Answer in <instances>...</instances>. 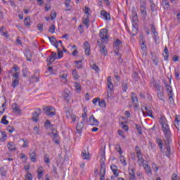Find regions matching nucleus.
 Wrapping results in <instances>:
<instances>
[{
  "label": "nucleus",
  "instance_id": "f704fd0d",
  "mask_svg": "<svg viewBox=\"0 0 180 180\" xmlns=\"http://www.w3.org/2000/svg\"><path fill=\"white\" fill-rule=\"evenodd\" d=\"M24 24L25 26H26L27 27H29V26H30V17H26L24 20Z\"/></svg>",
  "mask_w": 180,
  "mask_h": 180
},
{
  "label": "nucleus",
  "instance_id": "393cba45",
  "mask_svg": "<svg viewBox=\"0 0 180 180\" xmlns=\"http://www.w3.org/2000/svg\"><path fill=\"white\" fill-rule=\"evenodd\" d=\"M76 129L78 133H82V129H84V122H82V121L78 122Z\"/></svg>",
  "mask_w": 180,
  "mask_h": 180
},
{
  "label": "nucleus",
  "instance_id": "2f4dec72",
  "mask_svg": "<svg viewBox=\"0 0 180 180\" xmlns=\"http://www.w3.org/2000/svg\"><path fill=\"white\" fill-rule=\"evenodd\" d=\"M43 172H44V170H43V167H39L37 171L39 179L43 178Z\"/></svg>",
  "mask_w": 180,
  "mask_h": 180
},
{
  "label": "nucleus",
  "instance_id": "4c0bfd02",
  "mask_svg": "<svg viewBox=\"0 0 180 180\" xmlns=\"http://www.w3.org/2000/svg\"><path fill=\"white\" fill-rule=\"evenodd\" d=\"M137 158H138V164H139V165H141L142 164H143L144 158H143V155H137Z\"/></svg>",
  "mask_w": 180,
  "mask_h": 180
},
{
  "label": "nucleus",
  "instance_id": "a878e982",
  "mask_svg": "<svg viewBox=\"0 0 180 180\" xmlns=\"http://www.w3.org/2000/svg\"><path fill=\"white\" fill-rule=\"evenodd\" d=\"M162 56L165 58V61H168V57H169V53L168 52V47L167 46L165 47Z\"/></svg>",
  "mask_w": 180,
  "mask_h": 180
},
{
  "label": "nucleus",
  "instance_id": "7c9ffc66",
  "mask_svg": "<svg viewBox=\"0 0 180 180\" xmlns=\"http://www.w3.org/2000/svg\"><path fill=\"white\" fill-rule=\"evenodd\" d=\"M137 20H138L137 13H136V11H134V8H133V11H132V22L134 23H136Z\"/></svg>",
  "mask_w": 180,
  "mask_h": 180
},
{
  "label": "nucleus",
  "instance_id": "3c124183",
  "mask_svg": "<svg viewBox=\"0 0 180 180\" xmlns=\"http://www.w3.org/2000/svg\"><path fill=\"white\" fill-rule=\"evenodd\" d=\"M75 64H76V68H78V69H79V68H81V67H82V60H79V61H75Z\"/></svg>",
  "mask_w": 180,
  "mask_h": 180
},
{
  "label": "nucleus",
  "instance_id": "423d86ee",
  "mask_svg": "<svg viewBox=\"0 0 180 180\" xmlns=\"http://www.w3.org/2000/svg\"><path fill=\"white\" fill-rule=\"evenodd\" d=\"M107 86L108 90L107 91L108 94L107 96L109 98V94L112 95V92H113V83H112V77L109 76L107 78Z\"/></svg>",
  "mask_w": 180,
  "mask_h": 180
},
{
  "label": "nucleus",
  "instance_id": "864d4df0",
  "mask_svg": "<svg viewBox=\"0 0 180 180\" xmlns=\"http://www.w3.org/2000/svg\"><path fill=\"white\" fill-rule=\"evenodd\" d=\"M25 180H33V176H32V174L27 173L25 175Z\"/></svg>",
  "mask_w": 180,
  "mask_h": 180
},
{
  "label": "nucleus",
  "instance_id": "c756f323",
  "mask_svg": "<svg viewBox=\"0 0 180 180\" xmlns=\"http://www.w3.org/2000/svg\"><path fill=\"white\" fill-rule=\"evenodd\" d=\"M179 117L178 115H176L175 120H174V126L177 130H179L180 127V120H179Z\"/></svg>",
  "mask_w": 180,
  "mask_h": 180
},
{
  "label": "nucleus",
  "instance_id": "c03bdc74",
  "mask_svg": "<svg viewBox=\"0 0 180 180\" xmlns=\"http://www.w3.org/2000/svg\"><path fill=\"white\" fill-rule=\"evenodd\" d=\"M44 161L46 164H50V157L49 156V154L45 155Z\"/></svg>",
  "mask_w": 180,
  "mask_h": 180
},
{
  "label": "nucleus",
  "instance_id": "f03ea898",
  "mask_svg": "<svg viewBox=\"0 0 180 180\" xmlns=\"http://www.w3.org/2000/svg\"><path fill=\"white\" fill-rule=\"evenodd\" d=\"M123 46V44L122 43V41L120 39H117L114 42V53H115L117 58L119 59V61L120 63H123V59H122V55L119 53V49H121V47Z\"/></svg>",
  "mask_w": 180,
  "mask_h": 180
},
{
  "label": "nucleus",
  "instance_id": "6ab92c4d",
  "mask_svg": "<svg viewBox=\"0 0 180 180\" xmlns=\"http://www.w3.org/2000/svg\"><path fill=\"white\" fill-rule=\"evenodd\" d=\"M70 95H71V91L68 89H65L63 94L65 101H70Z\"/></svg>",
  "mask_w": 180,
  "mask_h": 180
},
{
  "label": "nucleus",
  "instance_id": "c9c22d12",
  "mask_svg": "<svg viewBox=\"0 0 180 180\" xmlns=\"http://www.w3.org/2000/svg\"><path fill=\"white\" fill-rule=\"evenodd\" d=\"M140 11L142 16H143V18H146V16H147V7L141 8Z\"/></svg>",
  "mask_w": 180,
  "mask_h": 180
},
{
  "label": "nucleus",
  "instance_id": "8fccbe9b",
  "mask_svg": "<svg viewBox=\"0 0 180 180\" xmlns=\"http://www.w3.org/2000/svg\"><path fill=\"white\" fill-rule=\"evenodd\" d=\"M150 9L152 12H154L155 9V4H154V1H153V0H150Z\"/></svg>",
  "mask_w": 180,
  "mask_h": 180
},
{
  "label": "nucleus",
  "instance_id": "774afa93",
  "mask_svg": "<svg viewBox=\"0 0 180 180\" xmlns=\"http://www.w3.org/2000/svg\"><path fill=\"white\" fill-rule=\"evenodd\" d=\"M152 168L153 169H155V172H157V171H158V166H157V164L155 163L152 164Z\"/></svg>",
  "mask_w": 180,
  "mask_h": 180
},
{
  "label": "nucleus",
  "instance_id": "6e6552de",
  "mask_svg": "<svg viewBox=\"0 0 180 180\" xmlns=\"http://www.w3.org/2000/svg\"><path fill=\"white\" fill-rule=\"evenodd\" d=\"M171 141H167V143L165 141L166 147L165 148V150H163V152H162L163 154L165 153L166 157H167L168 158L171 157V147L169 146V144H171Z\"/></svg>",
  "mask_w": 180,
  "mask_h": 180
},
{
  "label": "nucleus",
  "instance_id": "052dcab7",
  "mask_svg": "<svg viewBox=\"0 0 180 180\" xmlns=\"http://www.w3.org/2000/svg\"><path fill=\"white\" fill-rule=\"evenodd\" d=\"M91 68L93 70H94V71H96V72H98V71H99V67H98V65H96V64L94 63L91 65Z\"/></svg>",
  "mask_w": 180,
  "mask_h": 180
},
{
  "label": "nucleus",
  "instance_id": "0e129e2a",
  "mask_svg": "<svg viewBox=\"0 0 180 180\" xmlns=\"http://www.w3.org/2000/svg\"><path fill=\"white\" fill-rule=\"evenodd\" d=\"M49 126H51V122H50V120H46L45 124H44V127H46V129H49Z\"/></svg>",
  "mask_w": 180,
  "mask_h": 180
},
{
  "label": "nucleus",
  "instance_id": "13d9d810",
  "mask_svg": "<svg viewBox=\"0 0 180 180\" xmlns=\"http://www.w3.org/2000/svg\"><path fill=\"white\" fill-rule=\"evenodd\" d=\"M122 91L123 92H126L127 91V83H122Z\"/></svg>",
  "mask_w": 180,
  "mask_h": 180
},
{
  "label": "nucleus",
  "instance_id": "f8f14e48",
  "mask_svg": "<svg viewBox=\"0 0 180 180\" xmlns=\"http://www.w3.org/2000/svg\"><path fill=\"white\" fill-rule=\"evenodd\" d=\"M131 101H132V103H134V108L135 109H137V108H139V104L138 102H139V99L137 98V95H136L135 93H131Z\"/></svg>",
  "mask_w": 180,
  "mask_h": 180
},
{
  "label": "nucleus",
  "instance_id": "4d7b16f0",
  "mask_svg": "<svg viewBox=\"0 0 180 180\" xmlns=\"http://www.w3.org/2000/svg\"><path fill=\"white\" fill-rule=\"evenodd\" d=\"M27 72H29V70L27 68L22 69V77H27Z\"/></svg>",
  "mask_w": 180,
  "mask_h": 180
},
{
  "label": "nucleus",
  "instance_id": "e433bc0d",
  "mask_svg": "<svg viewBox=\"0 0 180 180\" xmlns=\"http://www.w3.org/2000/svg\"><path fill=\"white\" fill-rule=\"evenodd\" d=\"M165 87H166V91L167 92V95H171L172 94H174L172 92V89L171 88L170 85L166 84Z\"/></svg>",
  "mask_w": 180,
  "mask_h": 180
},
{
  "label": "nucleus",
  "instance_id": "72a5a7b5",
  "mask_svg": "<svg viewBox=\"0 0 180 180\" xmlns=\"http://www.w3.org/2000/svg\"><path fill=\"white\" fill-rule=\"evenodd\" d=\"M136 129L138 131V134H139L140 135L143 134V128L141 127V126L137 124H134Z\"/></svg>",
  "mask_w": 180,
  "mask_h": 180
},
{
  "label": "nucleus",
  "instance_id": "1a4fd4ad",
  "mask_svg": "<svg viewBox=\"0 0 180 180\" xmlns=\"http://www.w3.org/2000/svg\"><path fill=\"white\" fill-rule=\"evenodd\" d=\"M155 84V88H156L158 93L157 96L160 101H164V93L160 89V84L155 83V81L153 82Z\"/></svg>",
  "mask_w": 180,
  "mask_h": 180
},
{
  "label": "nucleus",
  "instance_id": "f257e3e1",
  "mask_svg": "<svg viewBox=\"0 0 180 180\" xmlns=\"http://www.w3.org/2000/svg\"><path fill=\"white\" fill-rule=\"evenodd\" d=\"M160 124H162V131L164 132L165 134L164 141H165L166 143H168V141H172V134L171 129H169V126L168 124H166L165 120L162 117L160 118Z\"/></svg>",
  "mask_w": 180,
  "mask_h": 180
},
{
  "label": "nucleus",
  "instance_id": "412c9836",
  "mask_svg": "<svg viewBox=\"0 0 180 180\" xmlns=\"http://www.w3.org/2000/svg\"><path fill=\"white\" fill-rule=\"evenodd\" d=\"M49 39L51 44L56 47V49H58V42H57V39H56V38L53 37H49Z\"/></svg>",
  "mask_w": 180,
  "mask_h": 180
},
{
  "label": "nucleus",
  "instance_id": "7ed1b4c3",
  "mask_svg": "<svg viewBox=\"0 0 180 180\" xmlns=\"http://www.w3.org/2000/svg\"><path fill=\"white\" fill-rule=\"evenodd\" d=\"M99 37L101 38V42L104 44H108L109 42V36L108 35V30L102 29L100 31Z\"/></svg>",
  "mask_w": 180,
  "mask_h": 180
},
{
  "label": "nucleus",
  "instance_id": "bb28decb",
  "mask_svg": "<svg viewBox=\"0 0 180 180\" xmlns=\"http://www.w3.org/2000/svg\"><path fill=\"white\" fill-rule=\"evenodd\" d=\"M151 60L155 67L158 65V63H160V58L157 56L153 55L151 57Z\"/></svg>",
  "mask_w": 180,
  "mask_h": 180
},
{
  "label": "nucleus",
  "instance_id": "58836bf2",
  "mask_svg": "<svg viewBox=\"0 0 180 180\" xmlns=\"http://www.w3.org/2000/svg\"><path fill=\"white\" fill-rule=\"evenodd\" d=\"M147 8V1L146 0H140V8Z\"/></svg>",
  "mask_w": 180,
  "mask_h": 180
},
{
  "label": "nucleus",
  "instance_id": "ddd939ff",
  "mask_svg": "<svg viewBox=\"0 0 180 180\" xmlns=\"http://www.w3.org/2000/svg\"><path fill=\"white\" fill-rule=\"evenodd\" d=\"M89 124L90 126H99V121L94 115H91L89 120Z\"/></svg>",
  "mask_w": 180,
  "mask_h": 180
},
{
  "label": "nucleus",
  "instance_id": "79ce46f5",
  "mask_svg": "<svg viewBox=\"0 0 180 180\" xmlns=\"http://www.w3.org/2000/svg\"><path fill=\"white\" fill-rule=\"evenodd\" d=\"M6 117H8L6 115H4L1 123H2L3 124H9V121L6 120Z\"/></svg>",
  "mask_w": 180,
  "mask_h": 180
},
{
  "label": "nucleus",
  "instance_id": "9b49d317",
  "mask_svg": "<svg viewBox=\"0 0 180 180\" xmlns=\"http://www.w3.org/2000/svg\"><path fill=\"white\" fill-rule=\"evenodd\" d=\"M41 113V109L36 108L35 111L32 113V120L33 122H39V115Z\"/></svg>",
  "mask_w": 180,
  "mask_h": 180
},
{
  "label": "nucleus",
  "instance_id": "dca6fc26",
  "mask_svg": "<svg viewBox=\"0 0 180 180\" xmlns=\"http://www.w3.org/2000/svg\"><path fill=\"white\" fill-rule=\"evenodd\" d=\"M145 110H146V113L144 112V110H142L143 116H149L150 117H152V119H154V115H153V112H151L150 108L145 107Z\"/></svg>",
  "mask_w": 180,
  "mask_h": 180
},
{
  "label": "nucleus",
  "instance_id": "bf43d9fd",
  "mask_svg": "<svg viewBox=\"0 0 180 180\" xmlns=\"http://www.w3.org/2000/svg\"><path fill=\"white\" fill-rule=\"evenodd\" d=\"M89 11H91V8H89V7H85L84 13L86 15V16H89Z\"/></svg>",
  "mask_w": 180,
  "mask_h": 180
},
{
  "label": "nucleus",
  "instance_id": "c85d7f7f",
  "mask_svg": "<svg viewBox=\"0 0 180 180\" xmlns=\"http://www.w3.org/2000/svg\"><path fill=\"white\" fill-rule=\"evenodd\" d=\"M7 147L10 151H15L16 150V145L13 142H8Z\"/></svg>",
  "mask_w": 180,
  "mask_h": 180
},
{
  "label": "nucleus",
  "instance_id": "de8ad7c7",
  "mask_svg": "<svg viewBox=\"0 0 180 180\" xmlns=\"http://www.w3.org/2000/svg\"><path fill=\"white\" fill-rule=\"evenodd\" d=\"M115 150L118 151V153L122 155L123 154V150H122V147H120V145H116Z\"/></svg>",
  "mask_w": 180,
  "mask_h": 180
},
{
  "label": "nucleus",
  "instance_id": "69168bd1",
  "mask_svg": "<svg viewBox=\"0 0 180 180\" xmlns=\"http://www.w3.org/2000/svg\"><path fill=\"white\" fill-rule=\"evenodd\" d=\"M7 131L8 133H13V131H15V128H13V127H7Z\"/></svg>",
  "mask_w": 180,
  "mask_h": 180
},
{
  "label": "nucleus",
  "instance_id": "a18cd8bd",
  "mask_svg": "<svg viewBox=\"0 0 180 180\" xmlns=\"http://www.w3.org/2000/svg\"><path fill=\"white\" fill-rule=\"evenodd\" d=\"M98 105L101 108H106V103L105 102V100H101L98 102Z\"/></svg>",
  "mask_w": 180,
  "mask_h": 180
},
{
  "label": "nucleus",
  "instance_id": "ea45409f",
  "mask_svg": "<svg viewBox=\"0 0 180 180\" xmlns=\"http://www.w3.org/2000/svg\"><path fill=\"white\" fill-rule=\"evenodd\" d=\"M150 30H151V32L153 33L154 36L157 37L158 36V33L157 32V30H155V26H154V25H150Z\"/></svg>",
  "mask_w": 180,
  "mask_h": 180
},
{
  "label": "nucleus",
  "instance_id": "9d476101",
  "mask_svg": "<svg viewBox=\"0 0 180 180\" xmlns=\"http://www.w3.org/2000/svg\"><path fill=\"white\" fill-rule=\"evenodd\" d=\"M6 101L5 98L0 97V113L3 115L4 112H5V108H6Z\"/></svg>",
  "mask_w": 180,
  "mask_h": 180
},
{
  "label": "nucleus",
  "instance_id": "20e7f679",
  "mask_svg": "<svg viewBox=\"0 0 180 180\" xmlns=\"http://www.w3.org/2000/svg\"><path fill=\"white\" fill-rule=\"evenodd\" d=\"M106 159L105 158V152H103L101 154V158L100 160L101 169H100V175H105L106 174V165L105 164Z\"/></svg>",
  "mask_w": 180,
  "mask_h": 180
},
{
  "label": "nucleus",
  "instance_id": "b1692460",
  "mask_svg": "<svg viewBox=\"0 0 180 180\" xmlns=\"http://www.w3.org/2000/svg\"><path fill=\"white\" fill-rule=\"evenodd\" d=\"M110 168H111L116 178H117V176H119V173L117 172V170H118L117 166H116V165H111Z\"/></svg>",
  "mask_w": 180,
  "mask_h": 180
},
{
  "label": "nucleus",
  "instance_id": "aec40b11",
  "mask_svg": "<svg viewBox=\"0 0 180 180\" xmlns=\"http://www.w3.org/2000/svg\"><path fill=\"white\" fill-rule=\"evenodd\" d=\"M0 34L1 36H4L6 37V39H9V35H8V31L6 30V28L4 27H1L0 29Z\"/></svg>",
  "mask_w": 180,
  "mask_h": 180
},
{
  "label": "nucleus",
  "instance_id": "4be33fe9",
  "mask_svg": "<svg viewBox=\"0 0 180 180\" xmlns=\"http://www.w3.org/2000/svg\"><path fill=\"white\" fill-rule=\"evenodd\" d=\"M101 16H103L105 20H110V14L106 12L105 10L101 11Z\"/></svg>",
  "mask_w": 180,
  "mask_h": 180
},
{
  "label": "nucleus",
  "instance_id": "4468645a",
  "mask_svg": "<svg viewBox=\"0 0 180 180\" xmlns=\"http://www.w3.org/2000/svg\"><path fill=\"white\" fill-rule=\"evenodd\" d=\"M40 80V73L34 72V75L30 79V82H39Z\"/></svg>",
  "mask_w": 180,
  "mask_h": 180
},
{
  "label": "nucleus",
  "instance_id": "338daca9",
  "mask_svg": "<svg viewBox=\"0 0 180 180\" xmlns=\"http://www.w3.org/2000/svg\"><path fill=\"white\" fill-rule=\"evenodd\" d=\"M37 27L38 28V30H39V32H43V24L39 23L37 25Z\"/></svg>",
  "mask_w": 180,
  "mask_h": 180
},
{
  "label": "nucleus",
  "instance_id": "e2e57ef3",
  "mask_svg": "<svg viewBox=\"0 0 180 180\" xmlns=\"http://www.w3.org/2000/svg\"><path fill=\"white\" fill-rule=\"evenodd\" d=\"M56 18H57V13L56 11H54L53 13H51V20H54V19H56Z\"/></svg>",
  "mask_w": 180,
  "mask_h": 180
},
{
  "label": "nucleus",
  "instance_id": "a211bd4d",
  "mask_svg": "<svg viewBox=\"0 0 180 180\" xmlns=\"http://www.w3.org/2000/svg\"><path fill=\"white\" fill-rule=\"evenodd\" d=\"M156 143L158 145L161 153H164V148H162L164 146V142H162V139L160 138L156 139Z\"/></svg>",
  "mask_w": 180,
  "mask_h": 180
},
{
  "label": "nucleus",
  "instance_id": "5fc2aeb1",
  "mask_svg": "<svg viewBox=\"0 0 180 180\" xmlns=\"http://www.w3.org/2000/svg\"><path fill=\"white\" fill-rule=\"evenodd\" d=\"M49 32V33H54L56 32V26L54 25H51Z\"/></svg>",
  "mask_w": 180,
  "mask_h": 180
},
{
  "label": "nucleus",
  "instance_id": "603ef678",
  "mask_svg": "<svg viewBox=\"0 0 180 180\" xmlns=\"http://www.w3.org/2000/svg\"><path fill=\"white\" fill-rule=\"evenodd\" d=\"M22 141H24V144L22 145V148H26V147H28L29 141H27V139H22Z\"/></svg>",
  "mask_w": 180,
  "mask_h": 180
},
{
  "label": "nucleus",
  "instance_id": "49530a36",
  "mask_svg": "<svg viewBox=\"0 0 180 180\" xmlns=\"http://www.w3.org/2000/svg\"><path fill=\"white\" fill-rule=\"evenodd\" d=\"M120 161L123 165L126 166L127 165V162H126V158L124 157L123 155L120 156Z\"/></svg>",
  "mask_w": 180,
  "mask_h": 180
},
{
  "label": "nucleus",
  "instance_id": "f3484780",
  "mask_svg": "<svg viewBox=\"0 0 180 180\" xmlns=\"http://www.w3.org/2000/svg\"><path fill=\"white\" fill-rule=\"evenodd\" d=\"M82 157L83 160H89L90 158H91V154H89V151H86V150H84L82 152Z\"/></svg>",
  "mask_w": 180,
  "mask_h": 180
},
{
  "label": "nucleus",
  "instance_id": "a19ab883",
  "mask_svg": "<svg viewBox=\"0 0 180 180\" xmlns=\"http://www.w3.org/2000/svg\"><path fill=\"white\" fill-rule=\"evenodd\" d=\"M14 108H13V112L14 113H20V108L18 106V104H14Z\"/></svg>",
  "mask_w": 180,
  "mask_h": 180
},
{
  "label": "nucleus",
  "instance_id": "37998d69",
  "mask_svg": "<svg viewBox=\"0 0 180 180\" xmlns=\"http://www.w3.org/2000/svg\"><path fill=\"white\" fill-rule=\"evenodd\" d=\"M72 77L75 79H78V78H79V76L78 75V72H77V70H72Z\"/></svg>",
  "mask_w": 180,
  "mask_h": 180
},
{
  "label": "nucleus",
  "instance_id": "0eeeda50",
  "mask_svg": "<svg viewBox=\"0 0 180 180\" xmlns=\"http://www.w3.org/2000/svg\"><path fill=\"white\" fill-rule=\"evenodd\" d=\"M44 111L45 115L47 116H51V117H53V116H56V108L52 106L46 107L44 108Z\"/></svg>",
  "mask_w": 180,
  "mask_h": 180
},
{
  "label": "nucleus",
  "instance_id": "680f3d73",
  "mask_svg": "<svg viewBox=\"0 0 180 180\" xmlns=\"http://www.w3.org/2000/svg\"><path fill=\"white\" fill-rule=\"evenodd\" d=\"M84 113L82 114V118H83V121L84 122V120H85V119H86L88 117H87V115H86V113H87V110L84 108Z\"/></svg>",
  "mask_w": 180,
  "mask_h": 180
},
{
  "label": "nucleus",
  "instance_id": "09e8293b",
  "mask_svg": "<svg viewBox=\"0 0 180 180\" xmlns=\"http://www.w3.org/2000/svg\"><path fill=\"white\" fill-rule=\"evenodd\" d=\"M58 49V58H63V56H64V53H63L62 51H60V49Z\"/></svg>",
  "mask_w": 180,
  "mask_h": 180
},
{
  "label": "nucleus",
  "instance_id": "2eb2a0df",
  "mask_svg": "<svg viewBox=\"0 0 180 180\" xmlns=\"http://www.w3.org/2000/svg\"><path fill=\"white\" fill-rule=\"evenodd\" d=\"M29 155L32 162H36V160H37V155L36 150H31L30 151Z\"/></svg>",
  "mask_w": 180,
  "mask_h": 180
},
{
  "label": "nucleus",
  "instance_id": "6e6d98bb",
  "mask_svg": "<svg viewBox=\"0 0 180 180\" xmlns=\"http://www.w3.org/2000/svg\"><path fill=\"white\" fill-rule=\"evenodd\" d=\"M84 52H85L86 56H91V47L84 48Z\"/></svg>",
  "mask_w": 180,
  "mask_h": 180
},
{
  "label": "nucleus",
  "instance_id": "cd10ccee",
  "mask_svg": "<svg viewBox=\"0 0 180 180\" xmlns=\"http://www.w3.org/2000/svg\"><path fill=\"white\" fill-rule=\"evenodd\" d=\"M100 53H101L102 56H108V49H106V46L103 45L100 47Z\"/></svg>",
  "mask_w": 180,
  "mask_h": 180
},
{
  "label": "nucleus",
  "instance_id": "473e14b6",
  "mask_svg": "<svg viewBox=\"0 0 180 180\" xmlns=\"http://www.w3.org/2000/svg\"><path fill=\"white\" fill-rule=\"evenodd\" d=\"M143 167H144L146 172L148 174H151V167H150L148 164H143Z\"/></svg>",
  "mask_w": 180,
  "mask_h": 180
},
{
  "label": "nucleus",
  "instance_id": "5701e85b",
  "mask_svg": "<svg viewBox=\"0 0 180 180\" xmlns=\"http://www.w3.org/2000/svg\"><path fill=\"white\" fill-rule=\"evenodd\" d=\"M83 25L88 29L89 27V16L84 15L82 19Z\"/></svg>",
  "mask_w": 180,
  "mask_h": 180
},
{
  "label": "nucleus",
  "instance_id": "39448f33",
  "mask_svg": "<svg viewBox=\"0 0 180 180\" xmlns=\"http://www.w3.org/2000/svg\"><path fill=\"white\" fill-rule=\"evenodd\" d=\"M19 75H20V74H19V72H15L12 75L13 78H12L11 86L14 89H15V88H16V86H19V82L20 81V77H19Z\"/></svg>",
  "mask_w": 180,
  "mask_h": 180
}]
</instances>
